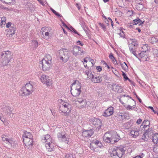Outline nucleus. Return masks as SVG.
<instances>
[{
	"label": "nucleus",
	"mask_w": 158,
	"mask_h": 158,
	"mask_svg": "<svg viewBox=\"0 0 158 158\" xmlns=\"http://www.w3.org/2000/svg\"><path fill=\"white\" fill-rule=\"evenodd\" d=\"M34 82L32 81L27 83L20 90L19 92L20 95L27 97L31 94L34 91Z\"/></svg>",
	"instance_id": "obj_1"
},
{
	"label": "nucleus",
	"mask_w": 158,
	"mask_h": 158,
	"mask_svg": "<svg viewBox=\"0 0 158 158\" xmlns=\"http://www.w3.org/2000/svg\"><path fill=\"white\" fill-rule=\"evenodd\" d=\"M42 141L44 144L47 150L49 152L53 150L55 145L54 141L53 140L49 135H46L42 137Z\"/></svg>",
	"instance_id": "obj_2"
},
{
	"label": "nucleus",
	"mask_w": 158,
	"mask_h": 158,
	"mask_svg": "<svg viewBox=\"0 0 158 158\" xmlns=\"http://www.w3.org/2000/svg\"><path fill=\"white\" fill-rule=\"evenodd\" d=\"M11 52L10 51L2 52L0 56V65L3 67L8 65L11 58Z\"/></svg>",
	"instance_id": "obj_3"
},
{
	"label": "nucleus",
	"mask_w": 158,
	"mask_h": 158,
	"mask_svg": "<svg viewBox=\"0 0 158 158\" xmlns=\"http://www.w3.org/2000/svg\"><path fill=\"white\" fill-rule=\"evenodd\" d=\"M81 83L78 80H75L71 85V92L73 96L77 97L81 93Z\"/></svg>",
	"instance_id": "obj_4"
},
{
	"label": "nucleus",
	"mask_w": 158,
	"mask_h": 158,
	"mask_svg": "<svg viewBox=\"0 0 158 158\" xmlns=\"http://www.w3.org/2000/svg\"><path fill=\"white\" fill-rule=\"evenodd\" d=\"M59 109L60 113H63L65 116H67L71 111V106L68 102H63Z\"/></svg>",
	"instance_id": "obj_5"
},
{
	"label": "nucleus",
	"mask_w": 158,
	"mask_h": 158,
	"mask_svg": "<svg viewBox=\"0 0 158 158\" xmlns=\"http://www.w3.org/2000/svg\"><path fill=\"white\" fill-rule=\"evenodd\" d=\"M59 54L60 60L66 62L69 60L70 53L67 49H62L59 50Z\"/></svg>",
	"instance_id": "obj_6"
},
{
	"label": "nucleus",
	"mask_w": 158,
	"mask_h": 158,
	"mask_svg": "<svg viewBox=\"0 0 158 158\" xmlns=\"http://www.w3.org/2000/svg\"><path fill=\"white\" fill-rule=\"evenodd\" d=\"M42 37L46 40H48L51 35V29L48 27H43L40 31Z\"/></svg>",
	"instance_id": "obj_7"
},
{
	"label": "nucleus",
	"mask_w": 158,
	"mask_h": 158,
	"mask_svg": "<svg viewBox=\"0 0 158 158\" xmlns=\"http://www.w3.org/2000/svg\"><path fill=\"white\" fill-rule=\"evenodd\" d=\"M57 137L59 140L68 144L69 136L66 133L63 132H59L57 134Z\"/></svg>",
	"instance_id": "obj_8"
},
{
	"label": "nucleus",
	"mask_w": 158,
	"mask_h": 158,
	"mask_svg": "<svg viewBox=\"0 0 158 158\" xmlns=\"http://www.w3.org/2000/svg\"><path fill=\"white\" fill-rule=\"evenodd\" d=\"M41 81L44 84L48 86H50L52 84V80L49 78V76L45 74H43L40 78Z\"/></svg>",
	"instance_id": "obj_9"
},
{
	"label": "nucleus",
	"mask_w": 158,
	"mask_h": 158,
	"mask_svg": "<svg viewBox=\"0 0 158 158\" xmlns=\"http://www.w3.org/2000/svg\"><path fill=\"white\" fill-rule=\"evenodd\" d=\"M6 27L7 28H9L10 31L8 34L7 35H9L10 37H11L15 34V26L10 22H9L6 24Z\"/></svg>",
	"instance_id": "obj_10"
},
{
	"label": "nucleus",
	"mask_w": 158,
	"mask_h": 158,
	"mask_svg": "<svg viewBox=\"0 0 158 158\" xmlns=\"http://www.w3.org/2000/svg\"><path fill=\"white\" fill-rule=\"evenodd\" d=\"M84 52L81 50V48L78 46H75L73 48V53L75 56L78 55L80 54L82 55L84 54Z\"/></svg>",
	"instance_id": "obj_11"
},
{
	"label": "nucleus",
	"mask_w": 158,
	"mask_h": 158,
	"mask_svg": "<svg viewBox=\"0 0 158 158\" xmlns=\"http://www.w3.org/2000/svg\"><path fill=\"white\" fill-rule=\"evenodd\" d=\"M111 144H113L118 142L121 139L118 134L116 132H111Z\"/></svg>",
	"instance_id": "obj_12"
},
{
	"label": "nucleus",
	"mask_w": 158,
	"mask_h": 158,
	"mask_svg": "<svg viewBox=\"0 0 158 158\" xmlns=\"http://www.w3.org/2000/svg\"><path fill=\"white\" fill-rule=\"evenodd\" d=\"M1 137L2 140L8 145H11L13 143V141L12 139L8 136L3 134L2 135Z\"/></svg>",
	"instance_id": "obj_13"
},
{
	"label": "nucleus",
	"mask_w": 158,
	"mask_h": 158,
	"mask_svg": "<svg viewBox=\"0 0 158 158\" xmlns=\"http://www.w3.org/2000/svg\"><path fill=\"white\" fill-rule=\"evenodd\" d=\"M52 57L50 55L47 54L44 56L41 63L52 64Z\"/></svg>",
	"instance_id": "obj_14"
},
{
	"label": "nucleus",
	"mask_w": 158,
	"mask_h": 158,
	"mask_svg": "<svg viewBox=\"0 0 158 158\" xmlns=\"http://www.w3.org/2000/svg\"><path fill=\"white\" fill-rule=\"evenodd\" d=\"M23 141L28 149H31L33 145L32 138H23Z\"/></svg>",
	"instance_id": "obj_15"
},
{
	"label": "nucleus",
	"mask_w": 158,
	"mask_h": 158,
	"mask_svg": "<svg viewBox=\"0 0 158 158\" xmlns=\"http://www.w3.org/2000/svg\"><path fill=\"white\" fill-rule=\"evenodd\" d=\"M147 52L143 51L140 53H138V57L139 60H141L142 61H148V56L147 55Z\"/></svg>",
	"instance_id": "obj_16"
},
{
	"label": "nucleus",
	"mask_w": 158,
	"mask_h": 158,
	"mask_svg": "<svg viewBox=\"0 0 158 158\" xmlns=\"http://www.w3.org/2000/svg\"><path fill=\"white\" fill-rule=\"evenodd\" d=\"M111 132L105 133L103 137L104 141L106 143H111Z\"/></svg>",
	"instance_id": "obj_17"
},
{
	"label": "nucleus",
	"mask_w": 158,
	"mask_h": 158,
	"mask_svg": "<svg viewBox=\"0 0 158 158\" xmlns=\"http://www.w3.org/2000/svg\"><path fill=\"white\" fill-rule=\"evenodd\" d=\"M114 112V109L112 107L108 108L103 114L102 115L105 117L110 116L113 114Z\"/></svg>",
	"instance_id": "obj_18"
},
{
	"label": "nucleus",
	"mask_w": 158,
	"mask_h": 158,
	"mask_svg": "<svg viewBox=\"0 0 158 158\" xmlns=\"http://www.w3.org/2000/svg\"><path fill=\"white\" fill-rule=\"evenodd\" d=\"M130 134L131 136L133 138H136L139 135V130L137 127H133L131 130Z\"/></svg>",
	"instance_id": "obj_19"
},
{
	"label": "nucleus",
	"mask_w": 158,
	"mask_h": 158,
	"mask_svg": "<svg viewBox=\"0 0 158 158\" xmlns=\"http://www.w3.org/2000/svg\"><path fill=\"white\" fill-rule=\"evenodd\" d=\"M113 90L118 93H121L123 91L122 88L118 85L114 84L112 85Z\"/></svg>",
	"instance_id": "obj_20"
},
{
	"label": "nucleus",
	"mask_w": 158,
	"mask_h": 158,
	"mask_svg": "<svg viewBox=\"0 0 158 158\" xmlns=\"http://www.w3.org/2000/svg\"><path fill=\"white\" fill-rule=\"evenodd\" d=\"M93 133L94 132L92 130H87L82 132V135L84 137H90Z\"/></svg>",
	"instance_id": "obj_21"
},
{
	"label": "nucleus",
	"mask_w": 158,
	"mask_h": 158,
	"mask_svg": "<svg viewBox=\"0 0 158 158\" xmlns=\"http://www.w3.org/2000/svg\"><path fill=\"white\" fill-rule=\"evenodd\" d=\"M92 124L96 127H100L101 122L99 119L94 118L92 121Z\"/></svg>",
	"instance_id": "obj_22"
},
{
	"label": "nucleus",
	"mask_w": 158,
	"mask_h": 158,
	"mask_svg": "<svg viewBox=\"0 0 158 158\" xmlns=\"http://www.w3.org/2000/svg\"><path fill=\"white\" fill-rule=\"evenodd\" d=\"M131 44H129V50L137 58L138 57V55L136 53V52L137 50L136 47L132 46Z\"/></svg>",
	"instance_id": "obj_23"
},
{
	"label": "nucleus",
	"mask_w": 158,
	"mask_h": 158,
	"mask_svg": "<svg viewBox=\"0 0 158 158\" xmlns=\"http://www.w3.org/2000/svg\"><path fill=\"white\" fill-rule=\"evenodd\" d=\"M91 79L92 81L94 83H99L102 81L101 76H95V74Z\"/></svg>",
	"instance_id": "obj_24"
},
{
	"label": "nucleus",
	"mask_w": 158,
	"mask_h": 158,
	"mask_svg": "<svg viewBox=\"0 0 158 158\" xmlns=\"http://www.w3.org/2000/svg\"><path fill=\"white\" fill-rule=\"evenodd\" d=\"M42 65L43 70L44 71H48L52 67V64L44 63H40Z\"/></svg>",
	"instance_id": "obj_25"
},
{
	"label": "nucleus",
	"mask_w": 158,
	"mask_h": 158,
	"mask_svg": "<svg viewBox=\"0 0 158 158\" xmlns=\"http://www.w3.org/2000/svg\"><path fill=\"white\" fill-rule=\"evenodd\" d=\"M121 148L123 149V151H120L117 154V158H121L123 156H124L125 152L126 150V148L125 147H123L122 146H120L119 147H118V149H120Z\"/></svg>",
	"instance_id": "obj_26"
},
{
	"label": "nucleus",
	"mask_w": 158,
	"mask_h": 158,
	"mask_svg": "<svg viewBox=\"0 0 158 158\" xmlns=\"http://www.w3.org/2000/svg\"><path fill=\"white\" fill-rule=\"evenodd\" d=\"M112 152H110V155L111 156H114L116 158H117V154L118 152L120 151H123V149L121 148L120 149H118V147L116 149H113L112 150Z\"/></svg>",
	"instance_id": "obj_27"
},
{
	"label": "nucleus",
	"mask_w": 158,
	"mask_h": 158,
	"mask_svg": "<svg viewBox=\"0 0 158 158\" xmlns=\"http://www.w3.org/2000/svg\"><path fill=\"white\" fill-rule=\"evenodd\" d=\"M130 101L132 103L131 105L134 104V105L131 106L130 105H128L126 106V109L129 110H132V109L135 108V102L134 100L133 99H131L130 100Z\"/></svg>",
	"instance_id": "obj_28"
},
{
	"label": "nucleus",
	"mask_w": 158,
	"mask_h": 158,
	"mask_svg": "<svg viewBox=\"0 0 158 158\" xmlns=\"http://www.w3.org/2000/svg\"><path fill=\"white\" fill-rule=\"evenodd\" d=\"M143 22L138 18L133 20L132 24L133 25H136L137 24H139V25H141L143 24Z\"/></svg>",
	"instance_id": "obj_29"
},
{
	"label": "nucleus",
	"mask_w": 158,
	"mask_h": 158,
	"mask_svg": "<svg viewBox=\"0 0 158 158\" xmlns=\"http://www.w3.org/2000/svg\"><path fill=\"white\" fill-rule=\"evenodd\" d=\"M2 109L5 113H7V114L9 113H11L12 110V109L9 106H3Z\"/></svg>",
	"instance_id": "obj_30"
},
{
	"label": "nucleus",
	"mask_w": 158,
	"mask_h": 158,
	"mask_svg": "<svg viewBox=\"0 0 158 158\" xmlns=\"http://www.w3.org/2000/svg\"><path fill=\"white\" fill-rule=\"evenodd\" d=\"M23 138H32L33 136L29 132L25 131H24V133L23 134Z\"/></svg>",
	"instance_id": "obj_31"
},
{
	"label": "nucleus",
	"mask_w": 158,
	"mask_h": 158,
	"mask_svg": "<svg viewBox=\"0 0 158 158\" xmlns=\"http://www.w3.org/2000/svg\"><path fill=\"white\" fill-rule=\"evenodd\" d=\"M152 141L154 144H158V133H156L153 136Z\"/></svg>",
	"instance_id": "obj_32"
},
{
	"label": "nucleus",
	"mask_w": 158,
	"mask_h": 158,
	"mask_svg": "<svg viewBox=\"0 0 158 158\" xmlns=\"http://www.w3.org/2000/svg\"><path fill=\"white\" fill-rule=\"evenodd\" d=\"M85 73L87 75V77L89 79H91L92 77H94V75L95 74V73L94 72H91L89 71V70H86L85 71Z\"/></svg>",
	"instance_id": "obj_33"
},
{
	"label": "nucleus",
	"mask_w": 158,
	"mask_h": 158,
	"mask_svg": "<svg viewBox=\"0 0 158 158\" xmlns=\"http://www.w3.org/2000/svg\"><path fill=\"white\" fill-rule=\"evenodd\" d=\"M149 132L146 131L143 135L142 139L145 141L147 140L149 137V135H150V134L149 135Z\"/></svg>",
	"instance_id": "obj_34"
},
{
	"label": "nucleus",
	"mask_w": 158,
	"mask_h": 158,
	"mask_svg": "<svg viewBox=\"0 0 158 158\" xmlns=\"http://www.w3.org/2000/svg\"><path fill=\"white\" fill-rule=\"evenodd\" d=\"M126 116L124 114L120 113L118 114V120L119 121H123L125 119Z\"/></svg>",
	"instance_id": "obj_35"
},
{
	"label": "nucleus",
	"mask_w": 158,
	"mask_h": 158,
	"mask_svg": "<svg viewBox=\"0 0 158 158\" xmlns=\"http://www.w3.org/2000/svg\"><path fill=\"white\" fill-rule=\"evenodd\" d=\"M129 40L131 43L129 44H131V46H132L137 47L138 46V42L135 39H130Z\"/></svg>",
	"instance_id": "obj_36"
},
{
	"label": "nucleus",
	"mask_w": 158,
	"mask_h": 158,
	"mask_svg": "<svg viewBox=\"0 0 158 158\" xmlns=\"http://www.w3.org/2000/svg\"><path fill=\"white\" fill-rule=\"evenodd\" d=\"M93 141L95 142L96 146H97L98 148H101L103 147V145L102 143L98 140H94Z\"/></svg>",
	"instance_id": "obj_37"
},
{
	"label": "nucleus",
	"mask_w": 158,
	"mask_h": 158,
	"mask_svg": "<svg viewBox=\"0 0 158 158\" xmlns=\"http://www.w3.org/2000/svg\"><path fill=\"white\" fill-rule=\"evenodd\" d=\"M90 147L92 150L94 151L95 150L96 148H98L97 146H96L95 142H94L93 141H92L91 143L90 144Z\"/></svg>",
	"instance_id": "obj_38"
},
{
	"label": "nucleus",
	"mask_w": 158,
	"mask_h": 158,
	"mask_svg": "<svg viewBox=\"0 0 158 158\" xmlns=\"http://www.w3.org/2000/svg\"><path fill=\"white\" fill-rule=\"evenodd\" d=\"M149 42L152 44L155 43L158 41V39L155 37H151L149 39Z\"/></svg>",
	"instance_id": "obj_39"
},
{
	"label": "nucleus",
	"mask_w": 158,
	"mask_h": 158,
	"mask_svg": "<svg viewBox=\"0 0 158 158\" xmlns=\"http://www.w3.org/2000/svg\"><path fill=\"white\" fill-rule=\"evenodd\" d=\"M2 21V23L0 24L1 27H2L4 26L6 24V18L5 17H1Z\"/></svg>",
	"instance_id": "obj_40"
},
{
	"label": "nucleus",
	"mask_w": 158,
	"mask_h": 158,
	"mask_svg": "<svg viewBox=\"0 0 158 158\" xmlns=\"http://www.w3.org/2000/svg\"><path fill=\"white\" fill-rule=\"evenodd\" d=\"M136 8L138 10H140L143 8V4H138L136 5Z\"/></svg>",
	"instance_id": "obj_41"
},
{
	"label": "nucleus",
	"mask_w": 158,
	"mask_h": 158,
	"mask_svg": "<svg viewBox=\"0 0 158 158\" xmlns=\"http://www.w3.org/2000/svg\"><path fill=\"white\" fill-rule=\"evenodd\" d=\"M142 48L143 50V51L145 52H148V47L147 44H145L143 45Z\"/></svg>",
	"instance_id": "obj_42"
},
{
	"label": "nucleus",
	"mask_w": 158,
	"mask_h": 158,
	"mask_svg": "<svg viewBox=\"0 0 158 158\" xmlns=\"http://www.w3.org/2000/svg\"><path fill=\"white\" fill-rule=\"evenodd\" d=\"M32 44L33 48H36L38 46V43L37 41L33 40L32 42Z\"/></svg>",
	"instance_id": "obj_43"
},
{
	"label": "nucleus",
	"mask_w": 158,
	"mask_h": 158,
	"mask_svg": "<svg viewBox=\"0 0 158 158\" xmlns=\"http://www.w3.org/2000/svg\"><path fill=\"white\" fill-rule=\"evenodd\" d=\"M153 52L154 56L155 58L158 57V50L156 49H154L153 50Z\"/></svg>",
	"instance_id": "obj_44"
},
{
	"label": "nucleus",
	"mask_w": 158,
	"mask_h": 158,
	"mask_svg": "<svg viewBox=\"0 0 158 158\" xmlns=\"http://www.w3.org/2000/svg\"><path fill=\"white\" fill-rule=\"evenodd\" d=\"M50 10L52 11V12L55 14L56 15L58 16V17H61V15L59 14V13L56 12L55 10L53 9L52 7H50Z\"/></svg>",
	"instance_id": "obj_45"
},
{
	"label": "nucleus",
	"mask_w": 158,
	"mask_h": 158,
	"mask_svg": "<svg viewBox=\"0 0 158 158\" xmlns=\"http://www.w3.org/2000/svg\"><path fill=\"white\" fill-rule=\"evenodd\" d=\"M82 102H81V103H80L81 105V107H83L86 106L87 104V102L86 100H82Z\"/></svg>",
	"instance_id": "obj_46"
},
{
	"label": "nucleus",
	"mask_w": 158,
	"mask_h": 158,
	"mask_svg": "<svg viewBox=\"0 0 158 158\" xmlns=\"http://www.w3.org/2000/svg\"><path fill=\"white\" fill-rule=\"evenodd\" d=\"M144 156L145 155L143 153H141L139 155H137L135 157H133V158H143Z\"/></svg>",
	"instance_id": "obj_47"
},
{
	"label": "nucleus",
	"mask_w": 158,
	"mask_h": 158,
	"mask_svg": "<svg viewBox=\"0 0 158 158\" xmlns=\"http://www.w3.org/2000/svg\"><path fill=\"white\" fill-rule=\"evenodd\" d=\"M143 128L144 129V130H146L147 132H149V125H147L143 124Z\"/></svg>",
	"instance_id": "obj_48"
},
{
	"label": "nucleus",
	"mask_w": 158,
	"mask_h": 158,
	"mask_svg": "<svg viewBox=\"0 0 158 158\" xmlns=\"http://www.w3.org/2000/svg\"><path fill=\"white\" fill-rule=\"evenodd\" d=\"M150 124V122L148 120H145L143 121L141 126H143V124L147 125H149Z\"/></svg>",
	"instance_id": "obj_49"
},
{
	"label": "nucleus",
	"mask_w": 158,
	"mask_h": 158,
	"mask_svg": "<svg viewBox=\"0 0 158 158\" xmlns=\"http://www.w3.org/2000/svg\"><path fill=\"white\" fill-rule=\"evenodd\" d=\"M65 158H75L73 155L71 154H68L66 155Z\"/></svg>",
	"instance_id": "obj_50"
},
{
	"label": "nucleus",
	"mask_w": 158,
	"mask_h": 158,
	"mask_svg": "<svg viewBox=\"0 0 158 158\" xmlns=\"http://www.w3.org/2000/svg\"><path fill=\"white\" fill-rule=\"evenodd\" d=\"M122 75L125 81H126L127 80H128L129 81H130V80L127 76L126 74L124 73L123 72Z\"/></svg>",
	"instance_id": "obj_51"
},
{
	"label": "nucleus",
	"mask_w": 158,
	"mask_h": 158,
	"mask_svg": "<svg viewBox=\"0 0 158 158\" xmlns=\"http://www.w3.org/2000/svg\"><path fill=\"white\" fill-rule=\"evenodd\" d=\"M131 124L129 122H127L125 123L124 125V126H125V127H127V128H129V127H131Z\"/></svg>",
	"instance_id": "obj_52"
},
{
	"label": "nucleus",
	"mask_w": 158,
	"mask_h": 158,
	"mask_svg": "<svg viewBox=\"0 0 158 158\" xmlns=\"http://www.w3.org/2000/svg\"><path fill=\"white\" fill-rule=\"evenodd\" d=\"M99 25L101 26V27H102L104 31H106V28L104 24L101 23H99Z\"/></svg>",
	"instance_id": "obj_53"
},
{
	"label": "nucleus",
	"mask_w": 158,
	"mask_h": 158,
	"mask_svg": "<svg viewBox=\"0 0 158 158\" xmlns=\"http://www.w3.org/2000/svg\"><path fill=\"white\" fill-rule=\"evenodd\" d=\"M71 30V31L73 32L75 34H78V35H79V34L77 33V31L75 30V29L73 28V27H71L70 28Z\"/></svg>",
	"instance_id": "obj_54"
},
{
	"label": "nucleus",
	"mask_w": 158,
	"mask_h": 158,
	"mask_svg": "<svg viewBox=\"0 0 158 158\" xmlns=\"http://www.w3.org/2000/svg\"><path fill=\"white\" fill-rule=\"evenodd\" d=\"M109 58L112 61H114V60H115V59L113 55L111 53L109 55Z\"/></svg>",
	"instance_id": "obj_55"
},
{
	"label": "nucleus",
	"mask_w": 158,
	"mask_h": 158,
	"mask_svg": "<svg viewBox=\"0 0 158 158\" xmlns=\"http://www.w3.org/2000/svg\"><path fill=\"white\" fill-rule=\"evenodd\" d=\"M96 69L98 72H100L102 70V68L100 66H97Z\"/></svg>",
	"instance_id": "obj_56"
},
{
	"label": "nucleus",
	"mask_w": 158,
	"mask_h": 158,
	"mask_svg": "<svg viewBox=\"0 0 158 158\" xmlns=\"http://www.w3.org/2000/svg\"><path fill=\"white\" fill-rule=\"evenodd\" d=\"M85 100V99H83L82 98H77V100L76 101H77L78 102H79V103H81V102H82V100Z\"/></svg>",
	"instance_id": "obj_57"
},
{
	"label": "nucleus",
	"mask_w": 158,
	"mask_h": 158,
	"mask_svg": "<svg viewBox=\"0 0 158 158\" xmlns=\"http://www.w3.org/2000/svg\"><path fill=\"white\" fill-rule=\"evenodd\" d=\"M135 2L137 4H143L142 1L140 0H137Z\"/></svg>",
	"instance_id": "obj_58"
},
{
	"label": "nucleus",
	"mask_w": 158,
	"mask_h": 158,
	"mask_svg": "<svg viewBox=\"0 0 158 158\" xmlns=\"http://www.w3.org/2000/svg\"><path fill=\"white\" fill-rule=\"evenodd\" d=\"M0 1H1L3 3H5L6 4H9V5H10L11 4V2H5L4 1H3L2 0H0Z\"/></svg>",
	"instance_id": "obj_59"
},
{
	"label": "nucleus",
	"mask_w": 158,
	"mask_h": 158,
	"mask_svg": "<svg viewBox=\"0 0 158 158\" xmlns=\"http://www.w3.org/2000/svg\"><path fill=\"white\" fill-rule=\"evenodd\" d=\"M142 122V119L140 118L139 119L136 121V123L138 124H140Z\"/></svg>",
	"instance_id": "obj_60"
},
{
	"label": "nucleus",
	"mask_w": 158,
	"mask_h": 158,
	"mask_svg": "<svg viewBox=\"0 0 158 158\" xmlns=\"http://www.w3.org/2000/svg\"><path fill=\"white\" fill-rule=\"evenodd\" d=\"M119 34L121 37H123L124 36V34L123 31H122V33L120 32Z\"/></svg>",
	"instance_id": "obj_61"
},
{
	"label": "nucleus",
	"mask_w": 158,
	"mask_h": 158,
	"mask_svg": "<svg viewBox=\"0 0 158 158\" xmlns=\"http://www.w3.org/2000/svg\"><path fill=\"white\" fill-rule=\"evenodd\" d=\"M149 108H150L152 111L154 113H156V111L153 109V107L152 106H149Z\"/></svg>",
	"instance_id": "obj_62"
},
{
	"label": "nucleus",
	"mask_w": 158,
	"mask_h": 158,
	"mask_svg": "<svg viewBox=\"0 0 158 158\" xmlns=\"http://www.w3.org/2000/svg\"><path fill=\"white\" fill-rule=\"evenodd\" d=\"M104 62V65L105 66H107L108 68V69H110V67L108 66V65H107V64L104 61H103Z\"/></svg>",
	"instance_id": "obj_63"
},
{
	"label": "nucleus",
	"mask_w": 158,
	"mask_h": 158,
	"mask_svg": "<svg viewBox=\"0 0 158 158\" xmlns=\"http://www.w3.org/2000/svg\"><path fill=\"white\" fill-rule=\"evenodd\" d=\"M77 43L78 44L80 45L81 46H83V44L81 43L80 41H78Z\"/></svg>",
	"instance_id": "obj_64"
}]
</instances>
